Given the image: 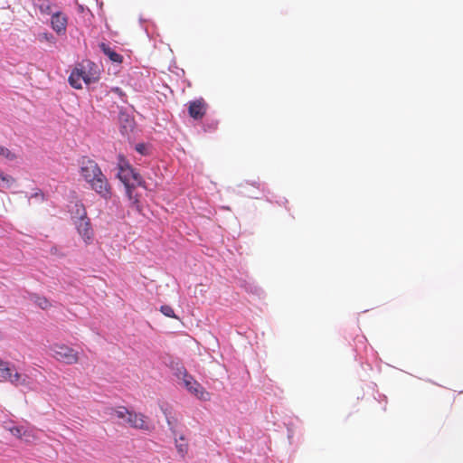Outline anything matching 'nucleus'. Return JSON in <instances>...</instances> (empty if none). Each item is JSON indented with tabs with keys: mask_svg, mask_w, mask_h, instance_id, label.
<instances>
[{
	"mask_svg": "<svg viewBox=\"0 0 463 463\" xmlns=\"http://www.w3.org/2000/svg\"><path fill=\"white\" fill-rule=\"evenodd\" d=\"M79 166L80 176L90 188L103 199H110L112 195L111 185L98 163L93 159L83 156L79 161Z\"/></svg>",
	"mask_w": 463,
	"mask_h": 463,
	"instance_id": "1",
	"label": "nucleus"
},
{
	"mask_svg": "<svg viewBox=\"0 0 463 463\" xmlns=\"http://www.w3.org/2000/svg\"><path fill=\"white\" fill-rule=\"evenodd\" d=\"M110 414L119 420H122L124 424H127L131 428L143 430H150L147 417L140 412L130 411L125 406L112 408Z\"/></svg>",
	"mask_w": 463,
	"mask_h": 463,
	"instance_id": "2",
	"label": "nucleus"
},
{
	"mask_svg": "<svg viewBox=\"0 0 463 463\" xmlns=\"http://www.w3.org/2000/svg\"><path fill=\"white\" fill-rule=\"evenodd\" d=\"M118 177L126 185L128 196L131 198L130 185H141L143 182L142 177L121 154L118 156Z\"/></svg>",
	"mask_w": 463,
	"mask_h": 463,
	"instance_id": "3",
	"label": "nucleus"
},
{
	"mask_svg": "<svg viewBox=\"0 0 463 463\" xmlns=\"http://www.w3.org/2000/svg\"><path fill=\"white\" fill-rule=\"evenodd\" d=\"M0 377L6 382H9L15 387H27L31 386V378L26 373H22L14 370V365L9 362L0 359Z\"/></svg>",
	"mask_w": 463,
	"mask_h": 463,
	"instance_id": "4",
	"label": "nucleus"
},
{
	"mask_svg": "<svg viewBox=\"0 0 463 463\" xmlns=\"http://www.w3.org/2000/svg\"><path fill=\"white\" fill-rule=\"evenodd\" d=\"M177 377L183 380L184 387L187 391L202 401H209L211 394L208 392L201 383H199L191 374H189L185 368L181 367L176 373Z\"/></svg>",
	"mask_w": 463,
	"mask_h": 463,
	"instance_id": "5",
	"label": "nucleus"
},
{
	"mask_svg": "<svg viewBox=\"0 0 463 463\" xmlns=\"http://www.w3.org/2000/svg\"><path fill=\"white\" fill-rule=\"evenodd\" d=\"M52 357L66 364H74L79 362V354L73 348L64 344H53L50 347Z\"/></svg>",
	"mask_w": 463,
	"mask_h": 463,
	"instance_id": "6",
	"label": "nucleus"
},
{
	"mask_svg": "<svg viewBox=\"0 0 463 463\" xmlns=\"http://www.w3.org/2000/svg\"><path fill=\"white\" fill-rule=\"evenodd\" d=\"M75 69L79 72H81L80 76L82 78V80L87 84H90L99 80V71L97 69V66L90 61H83Z\"/></svg>",
	"mask_w": 463,
	"mask_h": 463,
	"instance_id": "7",
	"label": "nucleus"
},
{
	"mask_svg": "<svg viewBox=\"0 0 463 463\" xmlns=\"http://www.w3.org/2000/svg\"><path fill=\"white\" fill-rule=\"evenodd\" d=\"M68 16L58 11L52 14L51 27L59 35H64L67 31Z\"/></svg>",
	"mask_w": 463,
	"mask_h": 463,
	"instance_id": "8",
	"label": "nucleus"
},
{
	"mask_svg": "<svg viewBox=\"0 0 463 463\" xmlns=\"http://www.w3.org/2000/svg\"><path fill=\"white\" fill-rule=\"evenodd\" d=\"M77 231L86 244H90L93 239V230L89 218H82L76 222Z\"/></svg>",
	"mask_w": 463,
	"mask_h": 463,
	"instance_id": "9",
	"label": "nucleus"
},
{
	"mask_svg": "<svg viewBox=\"0 0 463 463\" xmlns=\"http://www.w3.org/2000/svg\"><path fill=\"white\" fill-rule=\"evenodd\" d=\"M207 104L203 99H198L189 102L188 113L194 119H201L205 115Z\"/></svg>",
	"mask_w": 463,
	"mask_h": 463,
	"instance_id": "10",
	"label": "nucleus"
},
{
	"mask_svg": "<svg viewBox=\"0 0 463 463\" xmlns=\"http://www.w3.org/2000/svg\"><path fill=\"white\" fill-rule=\"evenodd\" d=\"M177 453L182 458H184L189 450V444L184 435L175 439Z\"/></svg>",
	"mask_w": 463,
	"mask_h": 463,
	"instance_id": "11",
	"label": "nucleus"
},
{
	"mask_svg": "<svg viewBox=\"0 0 463 463\" xmlns=\"http://www.w3.org/2000/svg\"><path fill=\"white\" fill-rule=\"evenodd\" d=\"M99 48L113 62H118V63L122 62V60H123L122 56L120 54H118V52H116L114 50H112L106 43H100Z\"/></svg>",
	"mask_w": 463,
	"mask_h": 463,
	"instance_id": "12",
	"label": "nucleus"
},
{
	"mask_svg": "<svg viewBox=\"0 0 463 463\" xmlns=\"http://www.w3.org/2000/svg\"><path fill=\"white\" fill-rule=\"evenodd\" d=\"M34 7L38 8L39 11L43 14H52V3L50 0H32Z\"/></svg>",
	"mask_w": 463,
	"mask_h": 463,
	"instance_id": "13",
	"label": "nucleus"
},
{
	"mask_svg": "<svg viewBox=\"0 0 463 463\" xmlns=\"http://www.w3.org/2000/svg\"><path fill=\"white\" fill-rule=\"evenodd\" d=\"M10 432L19 438V439H22V438H25V440H29V438L30 437H33L32 435V431L31 430H25L24 427H13L10 429Z\"/></svg>",
	"mask_w": 463,
	"mask_h": 463,
	"instance_id": "14",
	"label": "nucleus"
},
{
	"mask_svg": "<svg viewBox=\"0 0 463 463\" xmlns=\"http://www.w3.org/2000/svg\"><path fill=\"white\" fill-rule=\"evenodd\" d=\"M81 72H79L78 71H76V69H74L70 77H69V82L71 84V87H73L74 89H81V80H82V78H81Z\"/></svg>",
	"mask_w": 463,
	"mask_h": 463,
	"instance_id": "15",
	"label": "nucleus"
},
{
	"mask_svg": "<svg viewBox=\"0 0 463 463\" xmlns=\"http://www.w3.org/2000/svg\"><path fill=\"white\" fill-rule=\"evenodd\" d=\"M31 300L42 309H48L52 307L51 302L45 297L33 295Z\"/></svg>",
	"mask_w": 463,
	"mask_h": 463,
	"instance_id": "16",
	"label": "nucleus"
},
{
	"mask_svg": "<svg viewBox=\"0 0 463 463\" xmlns=\"http://www.w3.org/2000/svg\"><path fill=\"white\" fill-rule=\"evenodd\" d=\"M15 183V179L9 175H5L0 171V187L10 188Z\"/></svg>",
	"mask_w": 463,
	"mask_h": 463,
	"instance_id": "17",
	"label": "nucleus"
},
{
	"mask_svg": "<svg viewBox=\"0 0 463 463\" xmlns=\"http://www.w3.org/2000/svg\"><path fill=\"white\" fill-rule=\"evenodd\" d=\"M37 38L41 43L47 42L51 44H55L56 43L55 37L48 32L39 33Z\"/></svg>",
	"mask_w": 463,
	"mask_h": 463,
	"instance_id": "18",
	"label": "nucleus"
},
{
	"mask_svg": "<svg viewBox=\"0 0 463 463\" xmlns=\"http://www.w3.org/2000/svg\"><path fill=\"white\" fill-rule=\"evenodd\" d=\"M74 207H75L74 213L78 216L79 220H80L82 218H88L87 212H86V209H85L83 203H76Z\"/></svg>",
	"mask_w": 463,
	"mask_h": 463,
	"instance_id": "19",
	"label": "nucleus"
},
{
	"mask_svg": "<svg viewBox=\"0 0 463 463\" xmlns=\"http://www.w3.org/2000/svg\"><path fill=\"white\" fill-rule=\"evenodd\" d=\"M0 156H3L9 161H13L16 158V156L14 153H13L11 150H9L8 148H6L1 145H0Z\"/></svg>",
	"mask_w": 463,
	"mask_h": 463,
	"instance_id": "20",
	"label": "nucleus"
},
{
	"mask_svg": "<svg viewBox=\"0 0 463 463\" xmlns=\"http://www.w3.org/2000/svg\"><path fill=\"white\" fill-rule=\"evenodd\" d=\"M160 311L167 317H172V318L176 317L174 309L168 305L161 306Z\"/></svg>",
	"mask_w": 463,
	"mask_h": 463,
	"instance_id": "21",
	"label": "nucleus"
},
{
	"mask_svg": "<svg viewBox=\"0 0 463 463\" xmlns=\"http://www.w3.org/2000/svg\"><path fill=\"white\" fill-rule=\"evenodd\" d=\"M136 150L142 155L146 154V146L144 144H137L136 146Z\"/></svg>",
	"mask_w": 463,
	"mask_h": 463,
	"instance_id": "22",
	"label": "nucleus"
},
{
	"mask_svg": "<svg viewBox=\"0 0 463 463\" xmlns=\"http://www.w3.org/2000/svg\"><path fill=\"white\" fill-rule=\"evenodd\" d=\"M133 122L131 119L128 118V116H126V119L123 125V128L127 131L128 128H132Z\"/></svg>",
	"mask_w": 463,
	"mask_h": 463,
	"instance_id": "23",
	"label": "nucleus"
},
{
	"mask_svg": "<svg viewBox=\"0 0 463 463\" xmlns=\"http://www.w3.org/2000/svg\"><path fill=\"white\" fill-rule=\"evenodd\" d=\"M114 90L116 91V93H121V90L119 88H116Z\"/></svg>",
	"mask_w": 463,
	"mask_h": 463,
	"instance_id": "24",
	"label": "nucleus"
},
{
	"mask_svg": "<svg viewBox=\"0 0 463 463\" xmlns=\"http://www.w3.org/2000/svg\"><path fill=\"white\" fill-rule=\"evenodd\" d=\"M3 338L2 332L0 331V340Z\"/></svg>",
	"mask_w": 463,
	"mask_h": 463,
	"instance_id": "25",
	"label": "nucleus"
}]
</instances>
